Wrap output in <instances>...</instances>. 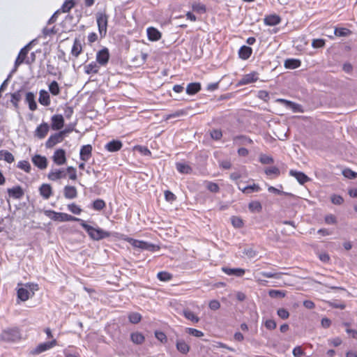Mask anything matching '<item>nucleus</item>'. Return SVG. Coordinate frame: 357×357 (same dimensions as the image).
Wrapping results in <instances>:
<instances>
[{"instance_id": "nucleus-5", "label": "nucleus", "mask_w": 357, "mask_h": 357, "mask_svg": "<svg viewBox=\"0 0 357 357\" xmlns=\"http://www.w3.org/2000/svg\"><path fill=\"white\" fill-rule=\"evenodd\" d=\"M109 52L107 47L99 50L96 54V63L98 65L105 66L107 64L109 59Z\"/></svg>"}, {"instance_id": "nucleus-36", "label": "nucleus", "mask_w": 357, "mask_h": 357, "mask_svg": "<svg viewBox=\"0 0 357 357\" xmlns=\"http://www.w3.org/2000/svg\"><path fill=\"white\" fill-rule=\"evenodd\" d=\"M248 208L252 213H260L262 211V205L258 201H252L249 203Z\"/></svg>"}, {"instance_id": "nucleus-17", "label": "nucleus", "mask_w": 357, "mask_h": 357, "mask_svg": "<svg viewBox=\"0 0 357 357\" xmlns=\"http://www.w3.org/2000/svg\"><path fill=\"white\" fill-rule=\"evenodd\" d=\"M289 174L295 177L298 182L302 185H303L310 180V178L304 173L301 172H297L291 169L289 172Z\"/></svg>"}, {"instance_id": "nucleus-21", "label": "nucleus", "mask_w": 357, "mask_h": 357, "mask_svg": "<svg viewBox=\"0 0 357 357\" xmlns=\"http://www.w3.org/2000/svg\"><path fill=\"white\" fill-rule=\"evenodd\" d=\"M148 38L151 41H157L161 38V33L154 27L147 29Z\"/></svg>"}, {"instance_id": "nucleus-57", "label": "nucleus", "mask_w": 357, "mask_h": 357, "mask_svg": "<svg viewBox=\"0 0 357 357\" xmlns=\"http://www.w3.org/2000/svg\"><path fill=\"white\" fill-rule=\"evenodd\" d=\"M192 8L194 11L199 13H205L206 10V6L202 3H194Z\"/></svg>"}, {"instance_id": "nucleus-60", "label": "nucleus", "mask_w": 357, "mask_h": 357, "mask_svg": "<svg viewBox=\"0 0 357 357\" xmlns=\"http://www.w3.org/2000/svg\"><path fill=\"white\" fill-rule=\"evenodd\" d=\"M325 45V40L324 39H314L312 43V46L314 48L323 47Z\"/></svg>"}, {"instance_id": "nucleus-37", "label": "nucleus", "mask_w": 357, "mask_h": 357, "mask_svg": "<svg viewBox=\"0 0 357 357\" xmlns=\"http://www.w3.org/2000/svg\"><path fill=\"white\" fill-rule=\"evenodd\" d=\"M176 169L181 174H190L192 171V168L186 164L177 162L176 164Z\"/></svg>"}, {"instance_id": "nucleus-50", "label": "nucleus", "mask_w": 357, "mask_h": 357, "mask_svg": "<svg viewBox=\"0 0 357 357\" xmlns=\"http://www.w3.org/2000/svg\"><path fill=\"white\" fill-rule=\"evenodd\" d=\"M75 3L73 0H68L64 2L61 7V10L63 13L68 12L73 6Z\"/></svg>"}, {"instance_id": "nucleus-14", "label": "nucleus", "mask_w": 357, "mask_h": 357, "mask_svg": "<svg viewBox=\"0 0 357 357\" xmlns=\"http://www.w3.org/2000/svg\"><path fill=\"white\" fill-rule=\"evenodd\" d=\"M66 176V172L63 169L51 170L47 174V178L50 181H56Z\"/></svg>"}, {"instance_id": "nucleus-22", "label": "nucleus", "mask_w": 357, "mask_h": 357, "mask_svg": "<svg viewBox=\"0 0 357 357\" xmlns=\"http://www.w3.org/2000/svg\"><path fill=\"white\" fill-rule=\"evenodd\" d=\"M222 271L228 275H235L237 277H241L245 273V270L243 268H230L227 267H223L222 268Z\"/></svg>"}, {"instance_id": "nucleus-20", "label": "nucleus", "mask_w": 357, "mask_h": 357, "mask_svg": "<svg viewBox=\"0 0 357 357\" xmlns=\"http://www.w3.org/2000/svg\"><path fill=\"white\" fill-rule=\"evenodd\" d=\"M8 193L10 197L15 199H21L24 195V191L20 185L15 186L13 188H8Z\"/></svg>"}, {"instance_id": "nucleus-9", "label": "nucleus", "mask_w": 357, "mask_h": 357, "mask_svg": "<svg viewBox=\"0 0 357 357\" xmlns=\"http://www.w3.org/2000/svg\"><path fill=\"white\" fill-rule=\"evenodd\" d=\"M31 161L40 169H45L47 167V159L45 156L36 154L32 157Z\"/></svg>"}, {"instance_id": "nucleus-48", "label": "nucleus", "mask_w": 357, "mask_h": 357, "mask_svg": "<svg viewBox=\"0 0 357 357\" xmlns=\"http://www.w3.org/2000/svg\"><path fill=\"white\" fill-rule=\"evenodd\" d=\"M259 161L264 165L273 164L274 162V160L271 156L261 154L259 157Z\"/></svg>"}, {"instance_id": "nucleus-6", "label": "nucleus", "mask_w": 357, "mask_h": 357, "mask_svg": "<svg viewBox=\"0 0 357 357\" xmlns=\"http://www.w3.org/2000/svg\"><path fill=\"white\" fill-rule=\"evenodd\" d=\"M30 43L26 45L25 47H24L22 49H21L19 54H18V56L17 57L16 60H15V66H14V68L13 70H12V73H15L18 66L22 64L25 58L27 56V54L29 51V48H30Z\"/></svg>"}, {"instance_id": "nucleus-26", "label": "nucleus", "mask_w": 357, "mask_h": 357, "mask_svg": "<svg viewBox=\"0 0 357 357\" xmlns=\"http://www.w3.org/2000/svg\"><path fill=\"white\" fill-rule=\"evenodd\" d=\"M82 52V45L79 39L75 38L71 50V54L75 57H78Z\"/></svg>"}, {"instance_id": "nucleus-61", "label": "nucleus", "mask_w": 357, "mask_h": 357, "mask_svg": "<svg viewBox=\"0 0 357 357\" xmlns=\"http://www.w3.org/2000/svg\"><path fill=\"white\" fill-rule=\"evenodd\" d=\"M324 220L325 222L328 225H335L337 222L336 218L333 214L326 215Z\"/></svg>"}, {"instance_id": "nucleus-63", "label": "nucleus", "mask_w": 357, "mask_h": 357, "mask_svg": "<svg viewBox=\"0 0 357 357\" xmlns=\"http://www.w3.org/2000/svg\"><path fill=\"white\" fill-rule=\"evenodd\" d=\"M343 201V198L340 195H333L331 197V202L334 204L340 205L341 204H342Z\"/></svg>"}, {"instance_id": "nucleus-33", "label": "nucleus", "mask_w": 357, "mask_h": 357, "mask_svg": "<svg viewBox=\"0 0 357 357\" xmlns=\"http://www.w3.org/2000/svg\"><path fill=\"white\" fill-rule=\"evenodd\" d=\"M301 64V61L296 59H288L284 61V67L288 69H296L300 67Z\"/></svg>"}, {"instance_id": "nucleus-25", "label": "nucleus", "mask_w": 357, "mask_h": 357, "mask_svg": "<svg viewBox=\"0 0 357 357\" xmlns=\"http://www.w3.org/2000/svg\"><path fill=\"white\" fill-rule=\"evenodd\" d=\"M281 21V19L278 15H270L266 16L264 18V23L268 26H275L278 24Z\"/></svg>"}, {"instance_id": "nucleus-2", "label": "nucleus", "mask_w": 357, "mask_h": 357, "mask_svg": "<svg viewBox=\"0 0 357 357\" xmlns=\"http://www.w3.org/2000/svg\"><path fill=\"white\" fill-rule=\"evenodd\" d=\"M79 222L82 228L87 232L90 238L94 241H100L111 236L109 232L98 227H93L92 226L86 224V222L82 219H80Z\"/></svg>"}, {"instance_id": "nucleus-24", "label": "nucleus", "mask_w": 357, "mask_h": 357, "mask_svg": "<svg viewBox=\"0 0 357 357\" xmlns=\"http://www.w3.org/2000/svg\"><path fill=\"white\" fill-rule=\"evenodd\" d=\"M26 102L29 104V109L35 111L37 109V104L35 100V95L32 92H27L26 93Z\"/></svg>"}, {"instance_id": "nucleus-10", "label": "nucleus", "mask_w": 357, "mask_h": 357, "mask_svg": "<svg viewBox=\"0 0 357 357\" xmlns=\"http://www.w3.org/2000/svg\"><path fill=\"white\" fill-rule=\"evenodd\" d=\"M130 243L133 247L140 248L142 250H151L153 247V245L148 243L147 242L135 240L131 238H127L126 239Z\"/></svg>"}, {"instance_id": "nucleus-35", "label": "nucleus", "mask_w": 357, "mask_h": 357, "mask_svg": "<svg viewBox=\"0 0 357 357\" xmlns=\"http://www.w3.org/2000/svg\"><path fill=\"white\" fill-rule=\"evenodd\" d=\"M3 160L8 163H12L14 160L13 155L6 150L0 151V160Z\"/></svg>"}, {"instance_id": "nucleus-30", "label": "nucleus", "mask_w": 357, "mask_h": 357, "mask_svg": "<svg viewBox=\"0 0 357 357\" xmlns=\"http://www.w3.org/2000/svg\"><path fill=\"white\" fill-rule=\"evenodd\" d=\"M238 188L244 194H249L252 192H259L261 190L259 185L255 183H253L252 185H247L245 187H241V185H238Z\"/></svg>"}, {"instance_id": "nucleus-11", "label": "nucleus", "mask_w": 357, "mask_h": 357, "mask_svg": "<svg viewBox=\"0 0 357 357\" xmlns=\"http://www.w3.org/2000/svg\"><path fill=\"white\" fill-rule=\"evenodd\" d=\"M52 129L58 130L63 128L64 124V119L61 114H55L52 116Z\"/></svg>"}, {"instance_id": "nucleus-4", "label": "nucleus", "mask_w": 357, "mask_h": 357, "mask_svg": "<svg viewBox=\"0 0 357 357\" xmlns=\"http://www.w3.org/2000/svg\"><path fill=\"white\" fill-rule=\"evenodd\" d=\"M45 214L51 220L59 222L80 221V218L74 217L65 213H58L54 211H45Z\"/></svg>"}, {"instance_id": "nucleus-55", "label": "nucleus", "mask_w": 357, "mask_h": 357, "mask_svg": "<svg viewBox=\"0 0 357 357\" xmlns=\"http://www.w3.org/2000/svg\"><path fill=\"white\" fill-rule=\"evenodd\" d=\"M231 223L236 228H241L243 226V222L242 219L236 216H233L231 218Z\"/></svg>"}, {"instance_id": "nucleus-62", "label": "nucleus", "mask_w": 357, "mask_h": 357, "mask_svg": "<svg viewBox=\"0 0 357 357\" xmlns=\"http://www.w3.org/2000/svg\"><path fill=\"white\" fill-rule=\"evenodd\" d=\"M155 336L160 342L162 343L166 342L167 340V336L163 332L155 331Z\"/></svg>"}, {"instance_id": "nucleus-18", "label": "nucleus", "mask_w": 357, "mask_h": 357, "mask_svg": "<svg viewBox=\"0 0 357 357\" xmlns=\"http://www.w3.org/2000/svg\"><path fill=\"white\" fill-rule=\"evenodd\" d=\"M50 127L47 123H43L37 127L36 130V136L40 139H43L47 135Z\"/></svg>"}, {"instance_id": "nucleus-15", "label": "nucleus", "mask_w": 357, "mask_h": 357, "mask_svg": "<svg viewBox=\"0 0 357 357\" xmlns=\"http://www.w3.org/2000/svg\"><path fill=\"white\" fill-rule=\"evenodd\" d=\"M123 146V144L120 140L113 139L105 146V149L109 152H115L119 151Z\"/></svg>"}, {"instance_id": "nucleus-40", "label": "nucleus", "mask_w": 357, "mask_h": 357, "mask_svg": "<svg viewBox=\"0 0 357 357\" xmlns=\"http://www.w3.org/2000/svg\"><path fill=\"white\" fill-rule=\"evenodd\" d=\"M49 90L53 96H58L60 93V88L56 81H52L50 83Z\"/></svg>"}, {"instance_id": "nucleus-13", "label": "nucleus", "mask_w": 357, "mask_h": 357, "mask_svg": "<svg viewBox=\"0 0 357 357\" xmlns=\"http://www.w3.org/2000/svg\"><path fill=\"white\" fill-rule=\"evenodd\" d=\"M259 79L258 73L257 72H252L251 73L245 75L239 81L240 85L249 84L255 82Z\"/></svg>"}, {"instance_id": "nucleus-38", "label": "nucleus", "mask_w": 357, "mask_h": 357, "mask_svg": "<svg viewBox=\"0 0 357 357\" xmlns=\"http://www.w3.org/2000/svg\"><path fill=\"white\" fill-rule=\"evenodd\" d=\"M184 317L192 321L193 323H197L199 321V318L195 314V313L189 310H185L183 312Z\"/></svg>"}, {"instance_id": "nucleus-16", "label": "nucleus", "mask_w": 357, "mask_h": 357, "mask_svg": "<svg viewBox=\"0 0 357 357\" xmlns=\"http://www.w3.org/2000/svg\"><path fill=\"white\" fill-rule=\"evenodd\" d=\"M80 159L84 162L89 160L92 155V146L90 144L82 146L80 149Z\"/></svg>"}, {"instance_id": "nucleus-64", "label": "nucleus", "mask_w": 357, "mask_h": 357, "mask_svg": "<svg viewBox=\"0 0 357 357\" xmlns=\"http://www.w3.org/2000/svg\"><path fill=\"white\" fill-rule=\"evenodd\" d=\"M258 97L267 102L269 99V93L266 91L261 90L258 92Z\"/></svg>"}, {"instance_id": "nucleus-34", "label": "nucleus", "mask_w": 357, "mask_h": 357, "mask_svg": "<svg viewBox=\"0 0 357 357\" xmlns=\"http://www.w3.org/2000/svg\"><path fill=\"white\" fill-rule=\"evenodd\" d=\"M130 339L134 344H141L144 342L145 337L142 333L139 332H135L131 333Z\"/></svg>"}, {"instance_id": "nucleus-8", "label": "nucleus", "mask_w": 357, "mask_h": 357, "mask_svg": "<svg viewBox=\"0 0 357 357\" xmlns=\"http://www.w3.org/2000/svg\"><path fill=\"white\" fill-rule=\"evenodd\" d=\"M53 161L57 165H63L66 163V151L62 149L55 151L53 156Z\"/></svg>"}, {"instance_id": "nucleus-27", "label": "nucleus", "mask_w": 357, "mask_h": 357, "mask_svg": "<svg viewBox=\"0 0 357 357\" xmlns=\"http://www.w3.org/2000/svg\"><path fill=\"white\" fill-rule=\"evenodd\" d=\"M39 102L44 105L48 106L50 105V98L48 92L45 90H40L39 93Z\"/></svg>"}, {"instance_id": "nucleus-56", "label": "nucleus", "mask_w": 357, "mask_h": 357, "mask_svg": "<svg viewBox=\"0 0 357 357\" xmlns=\"http://www.w3.org/2000/svg\"><path fill=\"white\" fill-rule=\"evenodd\" d=\"M66 172L69 174V178L71 180H76L77 179V172L76 169L73 167H68L66 169Z\"/></svg>"}, {"instance_id": "nucleus-49", "label": "nucleus", "mask_w": 357, "mask_h": 357, "mask_svg": "<svg viewBox=\"0 0 357 357\" xmlns=\"http://www.w3.org/2000/svg\"><path fill=\"white\" fill-rule=\"evenodd\" d=\"M334 33L335 36L341 37L348 36L351 31L345 28H336Z\"/></svg>"}, {"instance_id": "nucleus-44", "label": "nucleus", "mask_w": 357, "mask_h": 357, "mask_svg": "<svg viewBox=\"0 0 357 357\" xmlns=\"http://www.w3.org/2000/svg\"><path fill=\"white\" fill-rule=\"evenodd\" d=\"M268 295L271 298H284L286 295L285 292L281 290L271 289L268 291Z\"/></svg>"}, {"instance_id": "nucleus-31", "label": "nucleus", "mask_w": 357, "mask_h": 357, "mask_svg": "<svg viewBox=\"0 0 357 357\" xmlns=\"http://www.w3.org/2000/svg\"><path fill=\"white\" fill-rule=\"evenodd\" d=\"M201 90V84L198 82L190 83L186 88V93L188 95H195Z\"/></svg>"}, {"instance_id": "nucleus-39", "label": "nucleus", "mask_w": 357, "mask_h": 357, "mask_svg": "<svg viewBox=\"0 0 357 357\" xmlns=\"http://www.w3.org/2000/svg\"><path fill=\"white\" fill-rule=\"evenodd\" d=\"M17 297L22 301H26L29 298V291L26 289L20 288L17 290Z\"/></svg>"}, {"instance_id": "nucleus-28", "label": "nucleus", "mask_w": 357, "mask_h": 357, "mask_svg": "<svg viewBox=\"0 0 357 357\" xmlns=\"http://www.w3.org/2000/svg\"><path fill=\"white\" fill-rule=\"evenodd\" d=\"M252 52V50L251 47L243 45L240 48L238 55L241 59L246 60L251 56Z\"/></svg>"}, {"instance_id": "nucleus-19", "label": "nucleus", "mask_w": 357, "mask_h": 357, "mask_svg": "<svg viewBox=\"0 0 357 357\" xmlns=\"http://www.w3.org/2000/svg\"><path fill=\"white\" fill-rule=\"evenodd\" d=\"M63 195L66 199H72L77 197V191L75 187L66 185L63 189Z\"/></svg>"}, {"instance_id": "nucleus-1", "label": "nucleus", "mask_w": 357, "mask_h": 357, "mask_svg": "<svg viewBox=\"0 0 357 357\" xmlns=\"http://www.w3.org/2000/svg\"><path fill=\"white\" fill-rule=\"evenodd\" d=\"M22 331L18 326L6 327L0 333V341L5 343H14L22 340Z\"/></svg>"}, {"instance_id": "nucleus-45", "label": "nucleus", "mask_w": 357, "mask_h": 357, "mask_svg": "<svg viewBox=\"0 0 357 357\" xmlns=\"http://www.w3.org/2000/svg\"><path fill=\"white\" fill-rule=\"evenodd\" d=\"M262 276L268 278H275V279H280L282 278V273H275V272H261L260 273Z\"/></svg>"}, {"instance_id": "nucleus-59", "label": "nucleus", "mask_w": 357, "mask_h": 357, "mask_svg": "<svg viewBox=\"0 0 357 357\" xmlns=\"http://www.w3.org/2000/svg\"><path fill=\"white\" fill-rule=\"evenodd\" d=\"M186 330L190 335H193L195 337H200L204 335V333L202 331L197 330L195 328H188Z\"/></svg>"}, {"instance_id": "nucleus-58", "label": "nucleus", "mask_w": 357, "mask_h": 357, "mask_svg": "<svg viewBox=\"0 0 357 357\" xmlns=\"http://www.w3.org/2000/svg\"><path fill=\"white\" fill-rule=\"evenodd\" d=\"M277 314L282 319H287L289 317V312L284 308H279L277 311Z\"/></svg>"}, {"instance_id": "nucleus-7", "label": "nucleus", "mask_w": 357, "mask_h": 357, "mask_svg": "<svg viewBox=\"0 0 357 357\" xmlns=\"http://www.w3.org/2000/svg\"><path fill=\"white\" fill-rule=\"evenodd\" d=\"M56 345V340H53L51 342H43L38 344L32 351L31 354L36 355L47 351Z\"/></svg>"}, {"instance_id": "nucleus-43", "label": "nucleus", "mask_w": 357, "mask_h": 357, "mask_svg": "<svg viewBox=\"0 0 357 357\" xmlns=\"http://www.w3.org/2000/svg\"><path fill=\"white\" fill-rule=\"evenodd\" d=\"M157 277L160 281L167 282L172 278V275L168 272L161 271L158 273Z\"/></svg>"}, {"instance_id": "nucleus-52", "label": "nucleus", "mask_w": 357, "mask_h": 357, "mask_svg": "<svg viewBox=\"0 0 357 357\" xmlns=\"http://www.w3.org/2000/svg\"><path fill=\"white\" fill-rule=\"evenodd\" d=\"M266 175L270 176L274 174L275 176H278L280 174V169L276 167H268L265 169Z\"/></svg>"}, {"instance_id": "nucleus-51", "label": "nucleus", "mask_w": 357, "mask_h": 357, "mask_svg": "<svg viewBox=\"0 0 357 357\" xmlns=\"http://www.w3.org/2000/svg\"><path fill=\"white\" fill-rule=\"evenodd\" d=\"M206 188L211 192H218L220 190L218 185L211 181L206 183Z\"/></svg>"}, {"instance_id": "nucleus-54", "label": "nucleus", "mask_w": 357, "mask_h": 357, "mask_svg": "<svg viewBox=\"0 0 357 357\" xmlns=\"http://www.w3.org/2000/svg\"><path fill=\"white\" fill-rule=\"evenodd\" d=\"M68 208L71 213L76 215H79L82 212V209L79 208V206H78L74 203L68 204Z\"/></svg>"}, {"instance_id": "nucleus-12", "label": "nucleus", "mask_w": 357, "mask_h": 357, "mask_svg": "<svg viewBox=\"0 0 357 357\" xmlns=\"http://www.w3.org/2000/svg\"><path fill=\"white\" fill-rule=\"evenodd\" d=\"M63 139V138L62 132L55 133L54 135H52L49 137V139L47 140V142L45 143V146L47 148H52L56 144L62 142Z\"/></svg>"}, {"instance_id": "nucleus-46", "label": "nucleus", "mask_w": 357, "mask_h": 357, "mask_svg": "<svg viewBox=\"0 0 357 357\" xmlns=\"http://www.w3.org/2000/svg\"><path fill=\"white\" fill-rule=\"evenodd\" d=\"M105 202L100 199H98L93 202V208L96 211H100L105 207Z\"/></svg>"}, {"instance_id": "nucleus-47", "label": "nucleus", "mask_w": 357, "mask_h": 357, "mask_svg": "<svg viewBox=\"0 0 357 357\" xmlns=\"http://www.w3.org/2000/svg\"><path fill=\"white\" fill-rule=\"evenodd\" d=\"M17 167L29 173L31 171V165L26 160H21L17 164Z\"/></svg>"}, {"instance_id": "nucleus-42", "label": "nucleus", "mask_w": 357, "mask_h": 357, "mask_svg": "<svg viewBox=\"0 0 357 357\" xmlns=\"http://www.w3.org/2000/svg\"><path fill=\"white\" fill-rule=\"evenodd\" d=\"M128 319L132 324H138L142 319V315L138 312H131L128 315Z\"/></svg>"}, {"instance_id": "nucleus-29", "label": "nucleus", "mask_w": 357, "mask_h": 357, "mask_svg": "<svg viewBox=\"0 0 357 357\" xmlns=\"http://www.w3.org/2000/svg\"><path fill=\"white\" fill-rule=\"evenodd\" d=\"M99 71V66L98 64L93 61L90 63L89 64L84 66V72L85 73L90 75V74H97Z\"/></svg>"}, {"instance_id": "nucleus-3", "label": "nucleus", "mask_w": 357, "mask_h": 357, "mask_svg": "<svg viewBox=\"0 0 357 357\" xmlns=\"http://www.w3.org/2000/svg\"><path fill=\"white\" fill-rule=\"evenodd\" d=\"M96 16L100 36L103 38L107 32L109 15L105 12H98Z\"/></svg>"}, {"instance_id": "nucleus-53", "label": "nucleus", "mask_w": 357, "mask_h": 357, "mask_svg": "<svg viewBox=\"0 0 357 357\" xmlns=\"http://www.w3.org/2000/svg\"><path fill=\"white\" fill-rule=\"evenodd\" d=\"M342 174L345 177L350 179H354L357 178V173L350 169H346L343 170Z\"/></svg>"}, {"instance_id": "nucleus-32", "label": "nucleus", "mask_w": 357, "mask_h": 357, "mask_svg": "<svg viewBox=\"0 0 357 357\" xmlns=\"http://www.w3.org/2000/svg\"><path fill=\"white\" fill-rule=\"evenodd\" d=\"M176 346L177 350L183 354H188L190 350V346L183 340H178Z\"/></svg>"}, {"instance_id": "nucleus-41", "label": "nucleus", "mask_w": 357, "mask_h": 357, "mask_svg": "<svg viewBox=\"0 0 357 357\" xmlns=\"http://www.w3.org/2000/svg\"><path fill=\"white\" fill-rule=\"evenodd\" d=\"M21 93L20 91H18L17 92H15L13 93H11V102L13 103V106L15 107V109L18 108V102L21 100Z\"/></svg>"}, {"instance_id": "nucleus-23", "label": "nucleus", "mask_w": 357, "mask_h": 357, "mask_svg": "<svg viewBox=\"0 0 357 357\" xmlns=\"http://www.w3.org/2000/svg\"><path fill=\"white\" fill-rule=\"evenodd\" d=\"M40 195L47 199L52 194V188L50 184H43L39 188Z\"/></svg>"}]
</instances>
